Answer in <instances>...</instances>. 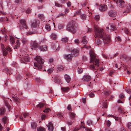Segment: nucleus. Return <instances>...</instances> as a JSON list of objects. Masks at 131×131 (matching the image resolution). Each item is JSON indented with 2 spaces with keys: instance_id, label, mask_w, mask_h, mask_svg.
<instances>
[{
  "instance_id": "nucleus-1",
  "label": "nucleus",
  "mask_w": 131,
  "mask_h": 131,
  "mask_svg": "<svg viewBox=\"0 0 131 131\" xmlns=\"http://www.w3.org/2000/svg\"><path fill=\"white\" fill-rule=\"evenodd\" d=\"M94 31L96 38L95 42L98 45L102 46L110 42V36L106 35L102 29L95 27Z\"/></svg>"
},
{
  "instance_id": "nucleus-2",
  "label": "nucleus",
  "mask_w": 131,
  "mask_h": 131,
  "mask_svg": "<svg viewBox=\"0 0 131 131\" xmlns=\"http://www.w3.org/2000/svg\"><path fill=\"white\" fill-rule=\"evenodd\" d=\"M90 55L91 57L90 63L94 62L95 60V65L98 66L99 63V60L96 58V56L93 50H91L90 52Z\"/></svg>"
},
{
  "instance_id": "nucleus-3",
  "label": "nucleus",
  "mask_w": 131,
  "mask_h": 131,
  "mask_svg": "<svg viewBox=\"0 0 131 131\" xmlns=\"http://www.w3.org/2000/svg\"><path fill=\"white\" fill-rule=\"evenodd\" d=\"M35 60L37 63H34L35 67H37L38 70H40L42 69V66L41 64H43V62L42 58L40 57L37 56L35 58Z\"/></svg>"
},
{
  "instance_id": "nucleus-4",
  "label": "nucleus",
  "mask_w": 131,
  "mask_h": 131,
  "mask_svg": "<svg viewBox=\"0 0 131 131\" xmlns=\"http://www.w3.org/2000/svg\"><path fill=\"white\" fill-rule=\"evenodd\" d=\"M67 30L74 33L76 31L74 23L72 21L69 23L67 26Z\"/></svg>"
},
{
  "instance_id": "nucleus-5",
  "label": "nucleus",
  "mask_w": 131,
  "mask_h": 131,
  "mask_svg": "<svg viewBox=\"0 0 131 131\" xmlns=\"http://www.w3.org/2000/svg\"><path fill=\"white\" fill-rule=\"evenodd\" d=\"M1 48L3 52V55L4 56H6L7 55L8 51L9 52L11 53L10 52L12 51V50L9 47H7L6 48H5L4 45L2 44Z\"/></svg>"
},
{
  "instance_id": "nucleus-6",
  "label": "nucleus",
  "mask_w": 131,
  "mask_h": 131,
  "mask_svg": "<svg viewBox=\"0 0 131 131\" xmlns=\"http://www.w3.org/2000/svg\"><path fill=\"white\" fill-rule=\"evenodd\" d=\"M114 1V0H113ZM115 2H116L117 6L119 7L122 8L125 6L124 2L123 0H118L117 1L116 0H114Z\"/></svg>"
},
{
  "instance_id": "nucleus-7",
  "label": "nucleus",
  "mask_w": 131,
  "mask_h": 131,
  "mask_svg": "<svg viewBox=\"0 0 131 131\" xmlns=\"http://www.w3.org/2000/svg\"><path fill=\"white\" fill-rule=\"evenodd\" d=\"M21 57V58L20 59L21 62L25 63V62H28L29 60V58L27 55L25 56Z\"/></svg>"
},
{
  "instance_id": "nucleus-8",
  "label": "nucleus",
  "mask_w": 131,
  "mask_h": 131,
  "mask_svg": "<svg viewBox=\"0 0 131 131\" xmlns=\"http://www.w3.org/2000/svg\"><path fill=\"white\" fill-rule=\"evenodd\" d=\"M99 9L101 11L104 12L107 10V7L105 4L101 5L100 6Z\"/></svg>"
},
{
  "instance_id": "nucleus-9",
  "label": "nucleus",
  "mask_w": 131,
  "mask_h": 131,
  "mask_svg": "<svg viewBox=\"0 0 131 131\" xmlns=\"http://www.w3.org/2000/svg\"><path fill=\"white\" fill-rule=\"evenodd\" d=\"M31 48L32 49L36 50L37 49L39 45L36 41H35L31 43Z\"/></svg>"
},
{
  "instance_id": "nucleus-10",
  "label": "nucleus",
  "mask_w": 131,
  "mask_h": 131,
  "mask_svg": "<svg viewBox=\"0 0 131 131\" xmlns=\"http://www.w3.org/2000/svg\"><path fill=\"white\" fill-rule=\"evenodd\" d=\"M106 29L110 30H114L116 29L115 25L114 24L109 25L106 27Z\"/></svg>"
},
{
  "instance_id": "nucleus-11",
  "label": "nucleus",
  "mask_w": 131,
  "mask_h": 131,
  "mask_svg": "<svg viewBox=\"0 0 131 131\" xmlns=\"http://www.w3.org/2000/svg\"><path fill=\"white\" fill-rule=\"evenodd\" d=\"M20 22L22 27L25 29H27L28 28V26L26 24V21L25 20L21 19L20 20Z\"/></svg>"
},
{
  "instance_id": "nucleus-12",
  "label": "nucleus",
  "mask_w": 131,
  "mask_h": 131,
  "mask_svg": "<svg viewBox=\"0 0 131 131\" xmlns=\"http://www.w3.org/2000/svg\"><path fill=\"white\" fill-rule=\"evenodd\" d=\"M91 79V78L89 75H84L82 78V81H83L87 82L89 81Z\"/></svg>"
},
{
  "instance_id": "nucleus-13",
  "label": "nucleus",
  "mask_w": 131,
  "mask_h": 131,
  "mask_svg": "<svg viewBox=\"0 0 131 131\" xmlns=\"http://www.w3.org/2000/svg\"><path fill=\"white\" fill-rule=\"evenodd\" d=\"M64 57L65 59L69 61H71L72 58V56L70 54L64 55Z\"/></svg>"
},
{
  "instance_id": "nucleus-14",
  "label": "nucleus",
  "mask_w": 131,
  "mask_h": 131,
  "mask_svg": "<svg viewBox=\"0 0 131 131\" xmlns=\"http://www.w3.org/2000/svg\"><path fill=\"white\" fill-rule=\"evenodd\" d=\"M47 126L48 127L49 131H53V124L51 122H49Z\"/></svg>"
},
{
  "instance_id": "nucleus-15",
  "label": "nucleus",
  "mask_w": 131,
  "mask_h": 131,
  "mask_svg": "<svg viewBox=\"0 0 131 131\" xmlns=\"http://www.w3.org/2000/svg\"><path fill=\"white\" fill-rule=\"evenodd\" d=\"M52 79L51 80V83L52 84H54L57 83L58 81V78L57 77H52Z\"/></svg>"
},
{
  "instance_id": "nucleus-16",
  "label": "nucleus",
  "mask_w": 131,
  "mask_h": 131,
  "mask_svg": "<svg viewBox=\"0 0 131 131\" xmlns=\"http://www.w3.org/2000/svg\"><path fill=\"white\" fill-rule=\"evenodd\" d=\"M38 24V22L36 20H34L31 24V27L32 28H34L37 27Z\"/></svg>"
},
{
  "instance_id": "nucleus-17",
  "label": "nucleus",
  "mask_w": 131,
  "mask_h": 131,
  "mask_svg": "<svg viewBox=\"0 0 131 131\" xmlns=\"http://www.w3.org/2000/svg\"><path fill=\"white\" fill-rule=\"evenodd\" d=\"M109 16L111 17H115L116 15L115 12L113 10L109 11L108 13Z\"/></svg>"
},
{
  "instance_id": "nucleus-18",
  "label": "nucleus",
  "mask_w": 131,
  "mask_h": 131,
  "mask_svg": "<svg viewBox=\"0 0 131 131\" xmlns=\"http://www.w3.org/2000/svg\"><path fill=\"white\" fill-rule=\"evenodd\" d=\"M72 51L73 53H74V56L76 57L78 55L79 50L78 49H73L72 50Z\"/></svg>"
},
{
  "instance_id": "nucleus-19",
  "label": "nucleus",
  "mask_w": 131,
  "mask_h": 131,
  "mask_svg": "<svg viewBox=\"0 0 131 131\" xmlns=\"http://www.w3.org/2000/svg\"><path fill=\"white\" fill-rule=\"evenodd\" d=\"M39 49L41 51H44L47 50V48L46 46H42L40 47Z\"/></svg>"
},
{
  "instance_id": "nucleus-20",
  "label": "nucleus",
  "mask_w": 131,
  "mask_h": 131,
  "mask_svg": "<svg viewBox=\"0 0 131 131\" xmlns=\"http://www.w3.org/2000/svg\"><path fill=\"white\" fill-rule=\"evenodd\" d=\"M87 39L85 37H83L82 38L81 43L83 44H86L87 43Z\"/></svg>"
},
{
  "instance_id": "nucleus-21",
  "label": "nucleus",
  "mask_w": 131,
  "mask_h": 131,
  "mask_svg": "<svg viewBox=\"0 0 131 131\" xmlns=\"http://www.w3.org/2000/svg\"><path fill=\"white\" fill-rule=\"evenodd\" d=\"M64 78L65 80L68 83H69L71 80V78L70 76L67 74H65L64 76Z\"/></svg>"
},
{
  "instance_id": "nucleus-22",
  "label": "nucleus",
  "mask_w": 131,
  "mask_h": 131,
  "mask_svg": "<svg viewBox=\"0 0 131 131\" xmlns=\"http://www.w3.org/2000/svg\"><path fill=\"white\" fill-rule=\"evenodd\" d=\"M5 112V108L4 107H2L0 108V115H3L4 114Z\"/></svg>"
},
{
  "instance_id": "nucleus-23",
  "label": "nucleus",
  "mask_w": 131,
  "mask_h": 131,
  "mask_svg": "<svg viewBox=\"0 0 131 131\" xmlns=\"http://www.w3.org/2000/svg\"><path fill=\"white\" fill-rule=\"evenodd\" d=\"M10 41L11 43H12V44H14V43H15L14 38L13 36H10Z\"/></svg>"
},
{
  "instance_id": "nucleus-24",
  "label": "nucleus",
  "mask_w": 131,
  "mask_h": 131,
  "mask_svg": "<svg viewBox=\"0 0 131 131\" xmlns=\"http://www.w3.org/2000/svg\"><path fill=\"white\" fill-rule=\"evenodd\" d=\"M61 90L64 92H67L69 91V87H63L61 88Z\"/></svg>"
},
{
  "instance_id": "nucleus-25",
  "label": "nucleus",
  "mask_w": 131,
  "mask_h": 131,
  "mask_svg": "<svg viewBox=\"0 0 131 131\" xmlns=\"http://www.w3.org/2000/svg\"><path fill=\"white\" fill-rule=\"evenodd\" d=\"M57 37V35L54 33H53L51 34V37L53 39L55 40Z\"/></svg>"
},
{
  "instance_id": "nucleus-26",
  "label": "nucleus",
  "mask_w": 131,
  "mask_h": 131,
  "mask_svg": "<svg viewBox=\"0 0 131 131\" xmlns=\"http://www.w3.org/2000/svg\"><path fill=\"white\" fill-rule=\"evenodd\" d=\"M124 30L125 34L127 35H128L129 34V31L127 28H125L124 29L123 28L122 29V30Z\"/></svg>"
},
{
  "instance_id": "nucleus-27",
  "label": "nucleus",
  "mask_w": 131,
  "mask_h": 131,
  "mask_svg": "<svg viewBox=\"0 0 131 131\" xmlns=\"http://www.w3.org/2000/svg\"><path fill=\"white\" fill-rule=\"evenodd\" d=\"M68 38L67 37H65L62 38V39L61 41L63 43H66L68 42Z\"/></svg>"
},
{
  "instance_id": "nucleus-28",
  "label": "nucleus",
  "mask_w": 131,
  "mask_h": 131,
  "mask_svg": "<svg viewBox=\"0 0 131 131\" xmlns=\"http://www.w3.org/2000/svg\"><path fill=\"white\" fill-rule=\"evenodd\" d=\"M31 126L32 129H35L36 128L37 125L35 123L33 122L31 123Z\"/></svg>"
},
{
  "instance_id": "nucleus-29",
  "label": "nucleus",
  "mask_w": 131,
  "mask_h": 131,
  "mask_svg": "<svg viewBox=\"0 0 131 131\" xmlns=\"http://www.w3.org/2000/svg\"><path fill=\"white\" fill-rule=\"evenodd\" d=\"M46 29L48 31H49L51 29V28L49 24H47L46 25Z\"/></svg>"
},
{
  "instance_id": "nucleus-30",
  "label": "nucleus",
  "mask_w": 131,
  "mask_h": 131,
  "mask_svg": "<svg viewBox=\"0 0 131 131\" xmlns=\"http://www.w3.org/2000/svg\"><path fill=\"white\" fill-rule=\"evenodd\" d=\"M37 131H46L45 129L44 128L40 127L37 128Z\"/></svg>"
},
{
  "instance_id": "nucleus-31",
  "label": "nucleus",
  "mask_w": 131,
  "mask_h": 131,
  "mask_svg": "<svg viewBox=\"0 0 131 131\" xmlns=\"http://www.w3.org/2000/svg\"><path fill=\"white\" fill-rule=\"evenodd\" d=\"M57 116L59 117L61 119V118H62L63 116V114L61 112L57 114Z\"/></svg>"
},
{
  "instance_id": "nucleus-32",
  "label": "nucleus",
  "mask_w": 131,
  "mask_h": 131,
  "mask_svg": "<svg viewBox=\"0 0 131 131\" xmlns=\"http://www.w3.org/2000/svg\"><path fill=\"white\" fill-rule=\"evenodd\" d=\"M73 119H72L71 121H70V120H68L67 121V123L68 124L70 125H71L74 122V121H73Z\"/></svg>"
},
{
  "instance_id": "nucleus-33",
  "label": "nucleus",
  "mask_w": 131,
  "mask_h": 131,
  "mask_svg": "<svg viewBox=\"0 0 131 131\" xmlns=\"http://www.w3.org/2000/svg\"><path fill=\"white\" fill-rule=\"evenodd\" d=\"M69 115L70 117L71 118H72V119H73H73H74V118L75 116V114H74L73 113H69Z\"/></svg>"
},
{
  "instance_id": "nucleus-34",
  "label": "nucleus",
  "mask_w": 131,
  "mask_h": 131,
  "mask_svg": "<svg viewBox=\"0 0 131 131\" xmlns=\"http://www.w3.org/2000/svg\"><path fill=\"white\" fill-rule=\"evenodd\" d=\"M94 19L96 21H99L100 19V17L98 15H96L94 17Z\"/></svg>"
},
{
  "instance_id": "nucleus-35",
  "label": "nucleus",
  "mask_w": 131,
  "mask_h": 131,
  "mask_svg": "<svg viewBox=\"0 0 131 131\" xmlns=\"http://www.w3.org/2000/svg\"><path fill=\"white\" fill-rule=\"evenodd\" d=\"M111 93V92L110 91H105L104 92V94L106 96L108 95Z\"/></svg>"
},
{
  "instance_id": "nucleus-36",
  "label": "nucleus",
  "mask_w": 131,
  "mask_h": 131,
  "mask_svg": "<svg viewBox=\"0 0 131 131\" xmlns=\"http://www.w3.org/2000/svg\"><path fill=\"white\" fill-rule=\"evenodd\" d=\"M7 118L6 116L4 117L3 118V121L4 124L6 123L7 122Z\"/></svg>"
},
{
  "instance_id": "nucleus-37",
  "label": "nucleus",
  "mask_w": 131,
  "mask_h": 131,
  "mask_svg": "<svg viewBox=\"0 0 131 131\" xmlns=\"http://www.w3.org/2000/svg\"><path fill=\"white\" fill-rule=\"evenodd\" d=\"M81 18L83 20H84L86 19V15L85 14H83L81 16Z\"/></svg>"
},
{
  "instance_id": "nucleus-38",
  "label": "nucleus",
  "mask_w": 131,
  "mask_h": 131,
  "mask_svg": "<svg viewBox=\"0 0 131 131\" xmlns=\"http://www.w3.org/2000/svg\"><path fill=\"white\" fill-rule=\"evenodd\" d=\"M53 68H52L48 70H47V72L48 73H51L53 70Z\"/></svg>"
},
{
  "instance_id": "nucleus-39",
  "label": "nucleus",
  "mask_w": 131,
  "mask_h": 131,
  "mask_svg": "<svg viewBox=\"0 0 131 131\" xmlns=\"http://www.w3.org/2000/svg\"><path fill=\"white\" fill-rule=\"evenodd\" d=\"M92 121L91 120H89L87 121V123L88 125L90 126L92 124Z\"/></svg>"
},
{
  "instance_id": "nucleus-40",
  "label": "nucleus",
  "mask_w": 131,
  "mask_h": 131,
  "mask_svg": "<svg viewBox=\"0 0 131 131\" xmlns=\"http://www.w3.org/2000/svg\"><path fill=\"white\" fill-rule=\"evenodd\" d=\"M83 70L82 68H79L78 70V72L79 73H81L83 72Z\"/></svg>"
},
{
  "instance_id": "nucleus-41",
  "label": "nucleus",
  "mask_w": 131,
  "mask_h": 131,
  "mask_svg": "<svg viewBox=\"0 0 131 131\" xmlns=\"http://www.w3.org/2000/svg\"><path fill=\"white\" fill-rule=\"evenodd\" d=\"M38 16L39 18L41 20H43L44 19V16L42 14L39 15Z\"/></svg>"
},
{
  "instance_id": "nucleus-42",
  "label": "nucleus",
  "mask_w": 131,
  "mask_h": 131,
  "mask_svg": "<svg viewBox=\"0 0 131 131\" xmlns=\"http://www.w3.org/2000/svg\"><path fill=\"white\" fill-rule=\"evenodd\" d=\"M43 105L44 104H43L42 103H40L37 105V107H39L40 108H41L43 106Z\"/></svg>"
},
{
  "instance_id": "nucleus-43",
  "label": "nucleus",
  "mask_w": 131,
  "mask_h": 131,
  "mask_svg": "<svg viewBox=\"0 0 131 131\" xmlns=\"http://www.w3.org/2000/svg\"><path fill=\"white\" fill-rule=\"evenodd\" d=\"M111 124V122L109 121H107L106 122V125L108 127H109Z\"/></svg>"
},
{
  "instance_id": "nucleus-44",
  "label": "nucleus",
  "mask_w": 131,
  "mask_h": 131,
  "mask_svg": "<svg viewBox=\"0 0 131 131\" xmlns=\"http://www.w3.org/2000/svg\"><path fill=\"white\" fill-rule=\"evenodd\" d=\"M55 5L56 6L58 7H60L62 6V5H61L58 4L57 2L55 3Z\"/></svg>"
},
{
  "instance_id": "nucleus-45",
  "label": "nucleus",
  "mask_w": 131,
  "mask_h": 131,
  "mask_svg": "<svg viewBox=\"0 0 131 131\" xmlns=\"http://www.w3.org/2000/svg\"><path fill=\"white\" fill-rule=\"evenodd\" d=\"M27 41V39L26 38H23L22 39V42L24 44L26 43Z\"/></svg>"
},
{
  "instance_id": "nucleus-46",
  "label": "nucleus",
  "mask_w": 131,
  "mask_h": 131,
  "mask_svg": "<svg viewBox=\"0 0 131 131\" xmlns=\"http://www.w3.org/2000/svg\"><path fill=\"white\" fill-rule=\"evenodd\" d=\"M110 116L111 117H113L114 118L115 120L116 121H117V120H118V117H116V116H114V115H110Z\"/></svg>"
},
{
  "instance_id": "nucleus-47",
  "label": "nucleus",
  "mask_w": 131,
  "mask_h": 131,
  "mask_svg": "<svg viewBox=\"0 0 131 131\" xmlns=\"http://www.w3.org/2000/svg\"><path fill=\"white\" fill-rule=\"evenodd\" d=\"M127 127L130 129H131V123H128L127 124Z\"/></svg>"
},
{
  "instance_id": "nucleus-48",
  "label": "nucleus",
  "mask_w": 131,
  "mask_h": 131,
  "mask_svg": "<svg viewBox=\"0 0 131 131\" xmlns=\"http://www.w3.org/2000/svg\"><path fill=\"white\" fill-rule=\"evenodd\" d=\"M90 68L92 70H94L95 69V66L94 64L91 65L90 66Z\"/></svg>"
},
{
  "instance_id": "nucleus-49",
  "label": "nucleus",
  "mask_w": 131,
  "mask_h": 131,
  "mask_svg": "<svg viewBox=\"0 0 131 131\" xmlns=\"http://www.w3.org/2000/svg\"><path fill=\"white\" fill-rule=\"evenodd\" d=\"M12 98L16 102L18 101V98L17 97H16L14 96H12Z\"/></svg>"
},
{
  "instance_id": "nucleus-50",
  "label": "nucleus",
  "mask_w": 131,
  "mask_h": 131,
  "mask_svg": "<svg viewBox=\"0 0 131 131\" xmlns=\"http://www.w3.org/2000/svg\"><path fill=\"white\" fill-rule=\"evenodd\" d=\"M64 26L63 25L60 24L58 28L60 29H61L63 28Z\"/></svg>"
},
{
  "instance_id": "nucleus-51",
  "label": "nucleus",
  "mask_w": 131,
  "mask_h": 131,
  "mask_svg": "<svg viewBox=\"0 0 131 131\" xmlns=\"http://www.w3.org/2000/svg\"><path fill=\"white\" fill-rule=\"evenodd\" d=\"M49 110H50V109L49 108H46L45 110H44L43 111V112H44L47 113L48 112H49Z\"/></svg>"
},
{
  "instance_id": "nucleus-52",
  "label": "nucleus",
  "mask_w": 131,
  "mask_h": 131,
  "mask_svg": "<svg viewBox=\"0 0 131 131\" xmlns=\"http://www.w3.org/2000/svg\"><path fill=\"white\" fill-rule=\"evenodd\" d=\"M89 96L90 97H93L94 96V93H91L89 94Z\"/></svg>"
},
{
  "instance_id": "nucleus-53",
  "label": "nucleus",
  "mask_w": 131,
  "mask_h": 131,
  "mask_svg": "<svg viewBox=\"0 0 131 131\" xmlns=\"http://www.w3.org/2000/svg\"><path fill=\"white\" fill-rule=\"evenodd\" d=\"M116 39L119 41H121V40L120 37L119 36L116 37Z\"/></svg>"
},
{
  "instance_id": "nucleus-54",
  "label": "nucleus",
  "mask_w": 131,
  "mask_h": 131,
  "mask_svg": "<svg viewBox=\"0 0 131 131\" xmlns=\"http://www.w3.org/2000/svg\"><path fill=\"white\" fill-rule=\"evenodd\" d=\"M46 117V116L44 115H43L41 116V118L42 120H45Z\"/></svg>"
},
{
  "instance_id": "nucleus-55",
  "label": "nucleus",
  "mask_w": 131,
  "mask_h": 131,
  "mask_svg": "<svg viewBox=\"0 0 131 131\" xmlns=\"http://www.w3.org/2000/svg\"><path fill=\"white\" fill-rule=\"evenodd\" d=\"M75 43L77 44L79 43L80 41L78 39H76L74 40Z\"/></svg>"
},
{
  "instance_id": "nucleus-56",
  "label": "nucleus",
  "mask_w": 131,
  "mask_h": 131,
  "mask_svg": "<svg viewBox=\"0 0 131 131\" xmlns=\"http://www.w3.org/2000/svg\"><path fill=\"white\" fill-rule=\"evenodd\" d=\"M1 31H2V33L3 34H5L6 32V31L5 29V28H4V29H2L1 30Z\"/></svg>"
},
{
  "instance_id": "nucleus-57",
  "label": "nucleus",
  "mask_w": 131,
  "mask_h": 131,
  "mask_svg": "<svg viewBox=\"0 0 131 131\" xmlns=\"http://www.w3.org/2000/svg\"><path fill=\"white\" fill-rule=\"evenodd\" d=\"M103 106L104 108H107V106L106 104V103L105 102H104L103 104Z\"/></svg>"
},
{
  "instance_id": "nucleus-58",
  "label": "nucleus",
  "mask_w": 131,
  "mask_h": 131,
  "mask_svg": "<svg viewBox=\"0 0 131 131\" xmlns=\"http://www.w3.org/2000/svg\"><path fill=\"white\" fill-rule=\"evenodd\" d=\"M87 2L86 1L84 3H83L82 4V7H84L87 4Z\"/></svg>"
},
{
  "instance_id": "nucleus-59",
  "label": "nucleus",
  "mask_w": 131,
  "mask_h": 131,
  "mask_svg": "<svg viewBox=\"0 0 131 131\" xmlns=\"http://www.w3.org/2000/svg\"><path fill=\"white\" fill-rule=\"evenodd\" d=\"M0 9H3V3L2 2H0Z\"/></svg>"
},
{
  "instance_id": "nucleus-60",
  "label": "nucleus",
  "mask_w": 131,
  "mask_h": 131,
  "mask_svg": "<svg viewBox=\"0 0 131 131\" xmlns=\"http://www.w3.org/2000/svg\"><path fill=\"white\" fill-rule=\"evenodd\" d=\"M128 93L130 94L131 93V91L130 89H127L125 90Z\"/></svg>"
},
{
  "instance_id": "nucleus-61",
  "label": "nucleus",
  "mask_w": 131,
  "mask_h": 131,
  "mask_svg": "<svg viewBox=\"0 0 131 131\" xmlns=\"http://www.w3.org/2000/svg\"><path fill=\"white\" fill-rule=\"evenodd\" d=\"M23 115L24 117L26 118L27 116H28V114L27 113H24L23 114Z\"/></svg>"
},
{
  "instance_id": "nucleus-62",
  "label": "nucleus",
  "mask_w": 131,
  "mask_h": 131,
  "mask_svg": "<svg viewBox=\"0 0 131 131\" xmlns=\"http://www.w3.org/2000/svg\"><path fill=\"white\" fill-rule=\"evenodd\" d=\"M34 33V32L31 31H29L27 33V35H30Z\"/></svg>"
},
{
  "instance_id": "nucleus-63",
  "label": "nucleus",
  "mask_w": 131,
  "mask_h": 131,
  "mask_svg": "<svg viewBox=\"0 0 131 131\" xmlns=\"http://www.w3.org/2000/svg\"><path fill=\"white\" fill-rule=\"evenodd\" d=\"M119 97L120 98H123L124 97V94L123 93H121L119 95Z\"/></svg>"
},
{
  "instance_id": "nucleus-64",
  "label": "nucleus",
  "mask_w": 131,
  "mask_h": 131,
  "mask_svg": "<svg viewBox=\"0 0 131 131\" xmlns=\"http://www.w3.org/2000/svg\"><path fill=\"white\" fill-rule=\"evenodd\" d=\"M67 109L69 111H71L72 110V109L71 108V106L70 105H68L67 107Z\"/></svg>"
}]
</instances>
